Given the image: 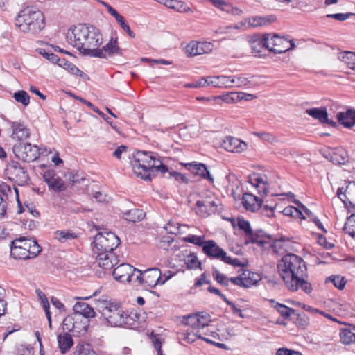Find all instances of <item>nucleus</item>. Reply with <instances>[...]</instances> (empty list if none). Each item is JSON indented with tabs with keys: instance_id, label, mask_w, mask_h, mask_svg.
<instances>
[{
	"instance_id": "nucleus-1",
	"label": "nucleus",
	"mask_w": 355,
	"mask_h": 355,
	"mask_svg": "<svg viewBox=\"0 0 355 355\" xmlns=\"http://www.w3.org/2000/svg\"><path fill=\"white\" fill-rule=\"evenodd\" d=\"M278 272L287 289L296 292L300 288L306 294L313 291L308 282L307 268L304 260L294 254L284 255L277 263Z\"/></svg>"
},
{
	"instance_id": "nucleus-2",
	"label": "nucleus",
	"mask_w": 355,
	"mask_h": 355,
	"mask_svg": "<svg viewBox=\"0 0 355 355\" xmlns=\"http://www.w3.org/2000/svg\"><path fill=\"white\" fill-rule=\"evenodd\" d=\"M68 42L81 53L94 57L98 47L103 42V35L96 27L78 24L67 33Z\"/></svg>"
},
{
	"instance_id": "nucleus-3",
	"label": "nucleus",
	"mask_w": 355,
	"mask_h": 355,
	"mask_svg": "<svg viewBox=\"0 0 355 355\" xmlns=\"http://www.w3.org/2000/svg\"><path fill=\"white\" fill-rule=\"evenodd\" d=\"M97 307L102 317L110 326L130 327L134 324L135 318H137L136 314L125 313L112 301L99 300Z\"/></svg>"
},
{
	"instance_id": "nucleus-4",
	"label": "nucleus",
	"mask_w": 355,
	"mask_h": 355,
	"mask_svg": "<svg viewBox=\"0 0 355 355\" xmlns=\"http://www.w3.org/2000/svg\"><path fill=\"white\" fill-rule=\"evenodd\" d=\"M15 25L21 32L36 35L44 28L45 17L41 10L34 7H26L17 15Z\"/></svg>"
},
{
	"instance_id": "nucleus-5",
	"label": "nucleus",
	"mask_w": 355,
	"mask_h": 355,
	"mask_svg": "<svg viewBox=\"0 0 355 355\" xmlns=\"http://www.w3.org/2000/svg\"><path fill=\"white\" fill-rule=\"evenodd\" d=\"M155 153L146 151H138L134 155L132 162V170L135 175L145 180H151L152 166Z\"/></svg>"
},
{
	"instance_id": "nucleus-6",
	"label": "nucleus",
	"mask_w": 355,
	"mask_h": 355,
	"mask_svg": "<svg viewBox=\"0 0 355 355\" xmlns=\"http://www.w3.org/2000/svg\"><path fill=\"white\" fill-rule=\"evenodd\" d=\"M203 252L209 258L220 259L225 263L233 266H245V263H242L236 258H232L227 255L226 252L219 247L213 240H208L202 248Z\"/></svg>"
},
{
	"instance_id": "nucleus-7",
	"label": "nucleus",
	"mask_w": 355,
	"mask_h": 355,
	"mask_svg": "<svg viewBox=\"0 0 355 355\" xmlns=\"http://www.w3.org/2000/svg\"><path fill=\"white\" fill-rule=\"evenodd\" d=\"M96 252H113L120 243L119 238L112 232H98L94 237Z\"/></svg>"
},
{
	"instance_id": "nucleus-8",
	"label": "nucleus",
	"mask_w": 355,
	"mask_h": 355,
	"mask_svg": "<svg viewBox=\"0 0 355 355\" xmlns=\"http://www.w3.org/2000/svg\"><path fill=\"white\" fill-rule=\"evenodd\" d=\"M5 175L8 178L19 186L28 184L29 176L27 170L19 162L11 160L6 164Z\"/></svg>"
},
{
	"instance_id": "nucleus-9",
	"label": "nucleus",
	"mask_w": 355,
	"mask_h": 355,
	"mask_svg": "<svg viewBox=\"0 0 355 355\" xmlns=\"http://www.w3.org/2000/svg\"><path fill=\"white\" fill-rule=\"evenodd\" d=\"M266 37L268 49L275 53L281 54L295 47V42L288 38L270 34H266Z\"/></svg>"
},
{
	"instance_id": "nucleus-10",
	"label": "nucleus",
	"mask_w": 355,
	"mask_h": 355,
	"mask_svg": "<svg viewBox=\"0 0 355 355\" xmlns=\"http://www.w3.org/2000/svg\"><path fill=\"white\" fill-rule=\"evenodd\" d=\"M12 151L19 159L26 162L35 161L40 155L37 146L30 143L15 144L13 146Z\"/></svg>"
},
{
	"instance_id": "nucleus-11",
	"label": "nucleus",
	"mask_w": 355,
	"mask_h": 355,
	"mask_svg": "<svg viewBox=\"0 0 355 355\" xmlns=\"http://www.w3.org/2000/svg\"><path fill=\"white\" fill-rule=\"evenodd\" d=\"M137 273L136 279L144 286L153 288L159 284L161 270L157 268L148 269L144 272L137 269Z\"/></svg>"
},
{
	"instance_id": "nucleus-12",
	"label": "nucleus",
	"mask_w": 355,
	"mask_h": 355,
	"mask_svg": "<svg viewBox=\"0 0 355 355\" xmlns=\"http://www.w3.org/2000/svg\"><path fill=\"white\" fill-rule=\"evenodd\" d=\"M123 53V50L119 47L117 38L112 37L105 45L101 48L98 47L93 58L107 59L114 56H121Z\"/></svg>"
},
{
	"instance_id": "nucleus-13",
	"label": "nucleus",
	"mask_w": 355,
	"mask_h": 355,
	"mask_svg": "<svg viewBox=\"0 0 355 355\" xmlns=\"http://www.w3.org/2000/svg\"><path fill=\"white\" fill-rule=\"evenodd\" d=\"M213 50V44L211 42H190L186 46L187 55L193 57L198 55L209 53Z\"/></svg>"
},
{
	"instance_id": "nucleus-14",
	"label": "nucleus",
	"mask_w": 355,
	"mask_h": 355,
	"mask_svg": "<svg viewBox=\"0 0 355 355\" xmlns=\"http://www.w3.org/2000/svg\"><path fill=\"white\" fill-rule=\"evenodd\" d=\"M97 254L96 263L105 270H110L115 266L119 260L114 252H96Z\"/></svg>"
},
{
	"instance_id": "nucleus-15",
	"label": "nucleus",
	"mask_w": 355,
	"mask_h": 355,
	"mask_svg": "<svg viewBox=\"0 0 355 355\" xmlns=\"http://www.w3.org/2000/svg\"><path fill=\"white\" fill-rule=\"evenodd\" d=\"M137 270L128 263H122L114 269L112 275L120 282H128L134 275V272H137Z\"/></svg>"
},
{
	"instance_id": "nucleus-16",
	"label": "nucleus",
	"mask_w": 355,
	"mask_h": 355,
	"mask_svg": "<svg viewBox=\"0 0 355 355\" xmlns=\"http://www.w3.org/2000/svg\"><path fill=\"white\" fill-rule=\"evenodd\" d=\"M197 213L202 215H211L217 211V203L216 198L211 196H206L202 200L196 202Z\"/></svg>"
},
{
	"instance_id": "nucleus-17",
	"label": "nucleus",
	"mask_w": 355,
	"mask_h": 355,
	"mask_svg": "<svg viewBox=\"0 0 355 355\" xmlns=\"http://www.w3.org/2000/svg\"><path fill=\"white\" fill-rule=\"evenodd\" d=\"M337 196L345 205L355 206V182H349L346 188L340 187L336 192Z\"/></svg>"
},
{
	"instance_id": "nucleus-18",
	"label": "nucleus",
	"mask_w": 355,
	"mask_h": 355,
	"mask_svg": "<svg viewBox=\"0 0 355 355\" xmlns=\"http://www.w3.org/2000/svg\"><path fill=\"white\" fill-rule=\"evenodd\" d=\"M220 145L225 150L231 153H241L247 148L245 142L232 136L225 137Z\"/></svg>"
},
{
	"instance_id": "nucleus-19",
	"label": "nucleus",
	"mask_w": 355,
	"mask_h": 355,
	"mask_svg": "<svg viewBox=\"0 0 355 355\" xmlns=\"http://www.w3.org/2000/svg\"><path fill=\"white\" fill-rule=\"evenodd\" d=\"M306 113L313 117L314 119L318 120L321 123L328 124L332 127H336V122L329 120L326 107H313L307 109Z\"/></svg>"
},
{
	"instance_id": "nucleus-20",
	"label": "nucleus",
	"mask_w": 355,
	"mask_h": 355,
	"mask_svg": "<svg viewBox=\"0 0 355 355\" xmlns=\"http://www.w3.org/2000/svg\"><path fill=\"white\" fill-rule=\"evenodd\" d=\"M12 133L11 137L17 141H22L29 137L30 130L22 122L14 121L11 123Z\"/></svg>"
},
{
	"instance_id": "nucleus-21",
	"label": "nucleus",
	"mask_w": 355,
	"mask_h": 355,
	"mask_svg": "<svg viewBox=\"0 0 355 355\" xmlns=\"http://www.w3.org/2000/svg\"><path fill=\"white\" fill-rule=\"evenodd\" d=\"M270 238L268 236H266L263 231L257 232H253L252 231V234L246 239L245 244H248L250 243H257L259 246L263 248H266V245L269 244L273 248L279 242L278 241H275L273 245H270Z\"/></svg>"
},
{
	"instance_id": "nucleus-22",
	"label": "nucleus",
	"mask_w": 355,
	"mask_h": 355,
	"mask_svg": "<svg viewBox=\"0 0 355 355\" xmlns=\"http://www.w3.org/2000/svg\"><path fill=\"white\" fill-rule=\"evenodd\" d=\"M186 168L193 173L195 175H200L201 178L204 179H208L211 182H213V178H211L209 171H208L207 166L201 163H197L196 162L191 163L185 164Z\"/></svg>"
},
{
	"instance_id": "nucleus-23",
	"label": "nucleus",
	"mask_w": 355,
	"mask_h": 355,
	"mask_svg": "<svg viewBox=\"0 0 355 355\" xmlns=\"http://www.w3.org/2000/svg\"><path fill=\"white\" fill-rule=\"evenodd\" d=\"M242 203L246 209L254 212L260 208L262 200L251 193H245L243 195Z\"/></svg>"
},
{
	"instance_id": "nucleus-24",
	"label": "nucleus",
	"mask_w": 355,
	"mask_h": 355,
	"mask_svg": "<svg viewBox=\"0 0 355 355\" xmlns=\"http://www.w3.org/2000/svg\"><path fill=\"white\" fill-rule=\"evenodd\" d=\"M336 118L342 125L350 128L355 125V110L348 109L346 112H340L337 114Z\"/></svg>"
},
{
	"instance_id": "nucleus-25",
	"label": "nucleus",
	"mask_w": 355,
	"mask_h": 355,
	"mask_svg": "<svg viewBox=\"0 0 355 355\" xmlns=\"http://www.w3.org/2000/svg\"><path fill=\"white\" fill-rule=\"evenodd\" d=\"M249 182L257 188L263 185V190H259L260 194L266 195L268 192L269 185L266 181V177L260 174H252L249 177Z\"/></svg>"
},
{
	"instance_id": "nucleus-26",
	"label": "nucleus",
	"mask_w": 355,
	"mask_h": 355,
	"mask_svg": "<svg viewBox=\"0 0 355 355\" xmlns=\"http://www.w3.org/2000/svg\"><path fill=\"white\" fill-rule=\"evenodd\" d=\"M73 309L75 313L81 315L86 318H94L96 315L94 309L85 302H76Z\"/></svg>"
},
{
	"instance_id": "nucleus-27",
	"label": "nucleus",
	"mask_w": 355,
	"mask_h": 355,
	"mask_svg": "<svg viewBox=\"0 0 355 355\" xmlns=\"http://www.w3.org/2000/svg\"><path fill=\"white\" fill-rule=\"evenodd\" d=\"M58 347L62 354L67 353L73 345V338L69 333H64L58 336Z\"/></svg>"
},
{
	"instance_id": "nucleus-28",
	"label": "nucleus",
	"mask_w": 355,
	"mask_h": 355,
	"mask_svg": "<svg viewBox=\"0 0 355 355\" xmlns=\"http://www.w3.org/2000/svg\"><path fill=\"white\" fill-rule=\"evenodd\" d=\"M276 18L273 15L269 16H256L250 17L248 19L249 26L252 27L264 26L270 24L275 21Z\"/></svg>"
},
{
	"instance_id": "nucleus-29",
	"label": "nucleus",
	"mask_w": 355,
	"mask_h": 355,
	"mask_svg": "<svg viewBox=\"0 0 355 355\" xmlns=\"http://www.w3.org/2000/svg\"><path fill=\"white\" fill-rule=\"evenodd\" d=\"M329 156L330 161L334 164H344L348 160L347 153L342 148L333 150Z\"/></svg>"
},
{
	"instance_id": "nucleus-30",
	"label": "nucleus",
	"mask_w": 355,
	"mask_h": 355,
	"mask_svg": "<svg viewBox=\"0 0 355 355\" xmlns=\"http://www.w3.org/2000/svg\"><path fill=\"white\" fill-rule=\"evenodd\" d=\"M145 216L146 213L140 209H132L123 213V218L132 223L141 221Z\"/></svg>"
},
{
	"instance_id": "nucleus-31",
	"label": "nucleus",
	"mask_w": 355,
	"mask_h": 355,
	"mask_svg": "<svg viewBox=\"0 0 355 355\" xmlns=\"http://www.w3.org/2000/svg\"><path fill=\"white\" fill-rule=\"evenodd\" d=\"M209 84L214 87L230 88V76H209Z\"/></svg>"
},
{
	"instance_id": "nucleus-32",
	"label": "nucleus",
	"mask_w": 355,
	"mask_h": 355,
	"mask_svg": "<svg viewBox=\"0 0 355 355\" xmlns=\"http://www.w3.org/2000/svg\"><path fill=\"white\" fill-rule=\"evenodd\" d=\"M243 282L245 288H249L251 286L256 284L261 279L259 275L254 272L248 270H244L242 272Z\"/></svg>"
},
{
	"instance_id": "nucleus-33",
	"label": "nucleus",
	"mask_w": 355,
	"mask_h": 355,
	"mask_svg": "<svg viewBox=\"0 0 355 355\" xmlns=\"http://www.w3.org/2000/svg\"><path fill=\"white\" fill-rule=\"evenodd\" d=\"M230 88L232 87H241L243 86L251 85V82L248 77L244 76H230Z\"/></svg>"
},
{
	"instance_id": "nucleus-34",
	"label": "nucleus",
	"mask_w": 355,
	"mask_h": 355,
	"mask_svg": "<svg viewBox=\"0 0 355 355\" xmlns=\"http://www.w3.org/2000/svg\"><path fill=\"white\" fill-rule=\"evenodd\" d=\"M58 65L67 70L72 74L79 76H83L85 75L84 73L81 71L75 64L69 62L64 58H60Z\"/></svg>"
},
{
	"instance_id": "nucleus-35",
	"label": "nucleus",
	"mask_w": 355,
	"mask_h": 355,
	"mask_svg": "<svg viewBox=\"0 0 355 355\" xmlns=\"http://www.w3.org/2000/svg\"><path fill=\"white\" fill-rule=\"evenodd\" d=\"M23 248L26 249L27 251L30 252V255L32 257V258L37 257L42 250L41 247L35 240L29 239H27Z\"/></svg>"
},
{
	"instance_id": "nucleus-36",
	"label": "nucleus",
	"mask_w": 355,
	"mask_h": 355,
	"mask_svg": "<svg viewBox=\"0 0 355 355\" xmlns=\"http://www.w3.org/2000/svg\"><path fill=\"white\" fill-rule=\"evenodd\" d=\"M272 307L276 309L282 316L288 318L291 314L294 313L295 310L286 306L284 304L275 302L274 300H270Z\"/></svg>"
},
{
	"instance_id": "nucleus-37",
	"label": "nucleus",
	"mask_w": 355,
	"mask_h": 355,
	"mask_svg": "<svg viewBox=\"0 0 355 355\" xmlns=\"http://www.w3.org/2000/svg\"><path fill=\"white\" fill-rule=\"evenodd\" d=\"M266 34L262 38L252 40L250 42L251 49L253 53H261L263 48L268 49Z\"/></svg>"
},
{
	"instance_id": "nucleus-38",
	"label": "nucleus",
	"mask_w": 355,
	"mask_h": 355,
	"mask_svg": "<svg viewBox=\"0 0 355 355\" xmlns=\"http://www.w3.org/2000/svg\"><path fill=\"white\" fill-rule=\"evenodd\" d=\"M10 254L15 259H28L32 258L30 255V252L23 247L10 248Z\"/></svg>"
},
{
	"instance_id": "nucleus-39",
	"label": "nucleus",
	"mask_w": 355,
	"mask_h": 355,
	"mask_svg": "<svg viewBox=\"0 0 355 355\" xmlns=\"http://www.w3.org/2000/svg\"><path fill=\"white\" fill-rule=\"evenodd\" d=\"M77 237L76 234L69 230H58L55 232V238L61 243H65Z\"/></svg>"
},
{
	"instance_id": "nucleus-40",
	"label": "nucleus",
	"mask_w": 355,
	"mask_h": 355,
	"mask_svg": "<svg viewBox=\"0 0 355 355\" xmlns=\"http://www.w3.org/2000/svg\"><path fill=\"white\" fill-rule=\"evenodd\" d=\"M340 341L345 345L355 343V332L349 329H343L340 332Z\"/></svg>"
},
{
	"instance_id": "nucleus-41",
	"label": "nucleus",
	"mask_w": 355,
	"mask_h": 355,
	"mask_svg": "<svg viewBox=\"0 0 355 355\" xmlns=\"http://www.w3.org/2000/svg\"><path fill=\"white\" fill-rule=\"evenodd\" d=\"M75 355H95V352L92 349L89 343H79L76 347Z\"/></svg>"
},
{
	"instance_id": "nucleus-42",
	"label": "nucleus",
	"mask_w": 355,
	"mask_h": 355,
	"mask_svg": "<svg viewBox=\"0 0 355 355\" xmlns=\"http://www.w3.org/2000/svg\"><path fill=\"white\" fill-rule=\"evenodd\" d=\"M343 230L346 234L355 239V214L347 218Z\"/></svg>"
},
{
	"instance_id": "nucleus-43",
	"label": "nucleus",
	"mask_w": 355,
	"mask_h": 355,
	"mask_svg": "<svg viewBox=\"0 0 355 355\" xmlns=\"http://www.w3.org/2000/svg\"><path fill=\"white\" fill-rule=\"evenodd\" d=\"M153 161L155 166H152L151 177L155 175L154 173L155 172H160L161 173L164 174L168 171L167 166L162 164L159 159V156L155 153V156H153Z\"/></svg>"
},
{
	"instance_id": "nucleus-44",
	"label": "nucleus",
	"mask_w": 355,
	"mask_h": 355,
	"mask_svg": "<svg viewBox=\"0 0 355 355\" xmlns=\"http://www.w3.org/2000/svg\"><path fill=\"white\" fill-rule=\"evenodd\" d=\"M212 99L216 103H219L220 101H223L227 103H236L235 92H228L223 95L214 96Z\"/></svg>"
},
{
	"instance_id": "nucleus-45",
	"label": "nucleus",
	"mask_w": 355,
	"mask_h": 355,
	"mask_svg": "<svg viewBox=\"0 0 355 355\" xmlns=\"http://www.w3.org/2000/svg\"><path fill=\"white\" fill-rule=\"evenodd\" d=\"M48 186L50 189L53 190L55 192H60L66 189L64 181L57 176L50 182Z\"/></svg>"
},
{
	"instance_id": "nucleus-46",
	"label": "nucleus",
	"mask_w": 355,
	"mask_h": 355,
	"mask_svg": "<svg viewBox=\"0 0 355 355\" xmlns=\"http://www.w3.org/2000/svg\"><path fill=\"white\" fill-rule=\"evenodd\" d=\"M205 236H196L193 234H189L186 237L183 238V241L187 243H193L198 246L203 248L205 241Z\"/></svg>"
},
{
	"instance_id": "nucleus-47",
	"label": "nucleus",
	"mask_w": 355,
	"mask_h": 355,
	"mask_svg": "<svg viewBox=\"0 0 355 355\" xmlns=\"http://www.w3.org/2000/svg\"><path fill=\"white\" fill-rule=\"evenodd\" d=\"M326 282H331L336 288L340 290L345 287L346 284L345 278L340 275H331L326 279Z\"/></svg>"
},
{
	"instance_id": "nucleus-48",
	"label": "nucleus",
	"mask_w": 355,
	"mask_h": 355,
	"mask_svg": "<svg viewBox=\"0 0 355 355\" xmlns=\"http://www.w3.org/2000/svg\"><path fill=\"white\" fill-rule=\"evenodd\" d=\"M13 98L17 102L21 103L24 106H27L30 103V96L28 93L24 90L14 93Z\"/></svg>"
},
{
	"instance_id": "nucleus-49",
	"label": "nucleus",
	"mask_w": 355,
	"mask_h": 355,
	"mask_svg": "<svg viewBox=\"0 0 355 355\" xmlns=\"http://www.w3.org/2000/svg\"><path fill=\"white\" fill-rule=\"evenodd\" d=\"M342 61L351 69L355 70V53L346 52L342 56Z\"/></svg>"
},
{
	"instance_id": "nucleus-50",
	"label": "nucleus",
	"mask_w": 355,
	"mask_h": 355,
	"mask_svg": "<svg viewBox=\"0 0 355 355\" xmlns=\"http://www.w3.org/2000/svg\"><path fill=\"white\" fill-rule=\"evenodd\" d=\"M237 226L240 230L245 232L248 237L252 234V230L251 229L250 224L244 218H238Z\"/></svg>"
},
{
	"instance_id": "nucleus-51",
	"label": "nucleus",
	"mask_w": 355,
	"mask_h": 355,
	"mask_svg": "<svg viewBox=\"0 0 355 355\" xmlns=\"http://www.w3.org/2000/svg\"><path fill=\"white\" fill-rule=\"evenodd\" d=\"M213 277L218 284L227 287L229 286L230 278L225 275L220 273L218 270H214L213 271Z\"/></svg>"
},
{
	"instance_id": "nucleus-52",
	"label": "nucleus",
	"mask_w": 355,
	"mask_h": 355,
	"mask_svg": "<svg viewBox=\"0 0 355 355\" xmlns=\"http://www.w3.org/2000/svg\"><path fill=\"white\" fill-rule=\"evenodd\" d=\"M282 213L285 216H298L302 219H305V217L303 216L302 213L297 209L293 206H288L284 209Z\"/></svg>"
},
{
	"instance_id": "nucleus-53",
	"label": "nucleus",
	"mask_w": 355,
	"mask_h": 355,
	"mask_svg": "<svg viewBox=\"0 0 355 355\" xmlns=\"http://www.w3.org/2000/svg\"><path fill=\"white\" fill-rule=\"evenodd\" d=\"M198 313L194 315H189L184 318V323L190 326L192 329L198 330Z\"/></svg>"
},
{
	"instance_id": "nucleus-54",
	"label": "nucleus",
	"mask_w": 355,
	"mask_h": 355,
	"mask_svg": "<svg viewBox=\"0 0 355 355\" xmlns=\"http://www.w3.org/2000/svg\"><path fill=\"white\" fill-rule=\"evenodd\" d=\"M116 21L119 23L121 28L125 31L130 37L132 38L135 37V33L131 31L129 25L126 23L124 17L122 15L118 16V17L116 19Z\"/></svg>"
},
{
	"instance_id": "nucleus-55",
	"label": "nucleus",
	"mask_w": 355,
	"mask_h": 355,
	"mask_svg": "<svg viewBox=\"0 0 355 355\" xmlns=\"http://www.w3.org/2000/svg\"><path fill=\"white\" fill-rule=\"evenodd\" d=\"M210 322L209 315L207 313H198V330L200 331L201 329H204L205 327H207L209 322Z\"/></svg>"
},
{
	"instance_id": "nucleus-56",
	"label": "nucleus",
	"mask_w": 355,
	"mask_h": 355,
	"mask_svg": "<svg viewBox=\"0 0 355 355\" xmlns=\"http://www.w3.org/2000/svg\"><path fill=\"white\" fill-rule=\"evenodd\" d=\"M198 335H201L200 331H196V332L189 331V329L187 330L185 333L183 334V336L182 338V340L187 341L188 343H193L198 338Z\"/></svg>"
},
{
	"instance_id": "nucleus-57",
	"label": "nucleus",
	"mask_w": 355,
	"mask_h": 355,
	"mask_svg": "<svg viewBox=\"0 0 355 355\" xmlns=\"http://www.w3.org/2000/svg\"><path fill=\"white\" fill-rule=\"evenodd\" d=\"M352 15H354L352 12L328 14L326 15V17L332 18L340 21H343L349 19L350 16H352Z\"/></svg>"
},
{
	"instance_id": "nucleus-58",
	"label": "nucleus",
	"mask_w": 355,
	"mask_h": 355,
	"mask_svg": "<svg viewBox=\"0 0 355 355\" xmlns=\"http://www.w3.org/2000/svg\"><path fill=\"white\" fill-rule=\"evenodd\" d=\"M151 340H152V343L153 344L155 349L157 352V354L162 355V340L161 339V338H159V336H157L156 335H153L152 334Z\"/></svg>"
},
{
	"instance_id": "nucleus-59",
	"label": "nucleus",
	"mask_w": 355,
	"mask_h": 355,
	"mask_svg": "<svg viewBox=\"0 0 355 355\" xmlns=\"http://www.w3.org/2000/svg\"><path fill=\"white\" fill-rule=\"evenodd\" d=\"M173 10L179 12H192L191 9L187 6L184 2L180 1H175Z\"/></svg>"
},
{
	"instance_id": "nucleus-60",
	"label": "nucleus",
	"mask_w": 355,
	"mask_h": 355,
	"mask_svg": "<svg viewBox=\"0 0 355 355\" xmlns=\"http://www.w3.org/2000/svg\"><path fill=\"white\" fill-rule=\"evenodd\" d=\"M17 355H33V349L30 346L21 345L17 348Z\"/></svg>"
},
{
	"instance_id": "nucleus-61",
	"label": "nucleus",
	"mask_w": 355,
	"mask_h": 355,
	"mask_svg": "<svg viewBox=\"0 0 355 355\" xmlns=\"http://www.w3.org/2000/svg\"><path fill=\"white\" fill-rule=\"evenodd\" d=\"M232 309V313L234 314H237L241 318H244L245 316L242 313V310L240 308H238L236 304L228 299L225 301Z\"/></svg>"
},
{
	"instance_id": "nucleus-62",
	"label": "nucleus",
	"mask_w": 355,
	"mask_h": 355,
	"mask_svg": "<svg viewBox=\"0 0 355 355\" xmlns=\"http://www.w3.org/2000/svg\"><path fill=\"white\" fill-rule=\"evenodd\" d=\"M40 53L48 60H49L52 63H56L58 64L60 58L58 57L57 55L53 53H49V52H40Z\"/></svg>"
},
{
	"instance_id": "nucleus-63",
	"label": "nucleus",
	"mask_w": 355,
	"mask_h": 355,
	"mask_svg": "<svg viewBox=\"0 0 355 355\" xmlns=\"http://www.w3.org/2000/svg\"><path fill=\"white\" fill-rule=\"evenodd\" d=\"M223 11H225L226 12H228V13H231L234 15H240L242 14V10L241 9H239L236 7H233L229 3H227Z\"/></svg>"
},
{
	"instance_id": "nucleus-64",
	"label": "nucleus",
	"mask_w": 355,
	"mask_h": 355,
	"mask_svg": "<svg viewBox=\"0 0 355 355\" xmlns=\"http://www.w3.org/2000/svg\"><path fill=\"white\" fill-rule=\"evenodd\" d=\"M187 267L191 269L197 268L200 266V263L195 256H191L187 262Z\"/></svg>"
}]
</instances>
